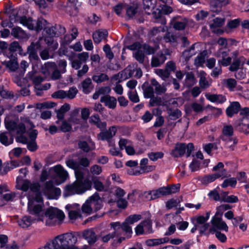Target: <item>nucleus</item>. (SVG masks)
I'll return each instance as SVG.
<instances>
[{
	"label": "nucleus",
	"instance_id": "f257e3e1",
	"mask_svg": "<svg viewBox=\"0 0 249 249\" xmlns=\"http://www.w3.org/2000/svg\"><path fill=\"white\" fill-rule=\"evenodd\" d=\"M10 20L11 23L19 22L30 30H35L36 31L44 29L47 23V21L43 18L39 19L37 21L33 20L31 18H27L25 16L18 17L15 14L10 15Z\"/></svg>",
	"mask_w": 249,
	"mask_h": 249
},
{
	"label": "nucleus",
	"instance_id": "f03ea898",
	"mask_svg": "<svg viewBox=\"0 0 249 249\" xmlns=\"http://www.w3.org/2000/svg\"><path fill=\"white\" fill-rule=\"evenodd\" d=\"M77 242V237L71 232H67L56 236L52 241L53 249H69Z\"/></svg>",
	"mask_w": 249,
	"mask_h": 249
},
{
	"label": "nucleus",
	"instance_id": "7ed1b4c3",
	"mask_svg": "<svg viewBox=\"0 0 249 249\" xmlns=\"http://www.w3.org/2000/svg\"><path fill=\"white\" fill-rule=\"evenodd\" d=\"M64 217L62 211L56 208H50L44 212L43 219L41 221L44 222L47 226H52L59 224Z\"/></svg>",
	"mask_w": 249,
	"mask_h": 249
},
{
	"label": "nucleus",
	"instance_id": "20e7f679",
	"mask_svg": "<svg viewBox=\"0 0 249 249\" xmlns=\"http://www.w3.org/2000/svg\"><path fill=\"white\" fill-rule=\"evenodd\" d=\"M28 198V211L32 216V218L36 222L41 221L43 219V214L44 212L43 211L44 206L43 204H35L33 198H31L30 196Z\"/></svg>",
	"mask_w": 249,
	"mask_h": 249
},
{
	"label": "nucleus",
	"instance_id": "39448f33",
	"mask_svg": "<svg viewBox=\"0 0 249 249\" xmlns=\"http://www.w3.org/2000/svg\"><path fill=\"white\" fill-rule=\"evenodd\" d=\"M194 145L192 143H189L187 145L182 143H178L171 153V155L174 157H179L182 156L185 153L186 157H189L192 152L194 150Z\"/></svg>",
	"mask_w": 249,
	"mask_h": 249
},
{
	"label": "nucleus",
	"instance_id": "423d86ee",
	"mask_svg": "<svg viewBox=\"0 0 249 249\" xmlns=\"http://www.w3.org/2000/svg\"><path fill=\"white\" fill-rule=\"evenodd\" d=\"M233 134V128L232 125L225 124L222 129V135L221 136V139L226 142L228 147L232 148V147L236 144L235 139H233L232 136Z\"/></svg>",
	"mask_w": 249,
	"mask_h": 249
},
{
	"label": "nucleus",
	"instance_id": "0eeeda50",
	"mask_svg": "<svg viewBox=\"0 0 249 249\" xmlns=\"http://www.w3.org/2000/svg\"><path fill=\"white\" fill-rule=\"evenodd\" d=\"M42 191L50 199L55 198L61 194L60 188L55 187L52 180L47 181L45 183Z\"/></svg>",
	"mask_w": 249,
	"mask_h": 249
},
{
	"label": "nucleus",
	"instance_id": "6e6552de",
	"mask_svg": "<svg viewBox=\"0 0 249 249\" xmlns=\"http://www.w3.org/2000/svg\"><path fill=\"white\" fill-rule=\"evenodd\" d=\"M118 127L112 126L110 127L107 130L101 132L98 134V139L101 141H107L109 142V146H114L115 143L111 139L115 135Z\"/></svg>",
	"mask_w": 249,
	"mask_h": 249
},
{
	"label": "nucleus",
	"instance_id": "1a4fd4ad",
	"mask_svg": "<svg viewBox=\"0 0 249 249\" xmlns=\"http://www.w3.org/2000/svg\"><path fill=\"white\" fill-rule=\"evenodd\" d=\"M5 127L11 132H15L20 135H22L26 131L25 126L23 123L17 124L14 121L11 120L5 122Z\"/></svg>",
	"mask_w": 249,
	"mask_h": 249
},
{
	"label": "nucleus",
	"instance_id": "9d476101",
	"mask_svg": "<svg viewBox=\"0 0 249 249\" xmlns=\"http://www.w3.org/2000/svg\"><path fill=\"white\" fill-rule=\"evenodd\" d=\"M211 223L213 227L210 229V232L217 231L216 230H222L226 232L228 231L229 228L225 222L223 221L221 216L218 217L215 215L212 220Z\"/></svg>",
	"mask_w": 249,
	"mask_h": 249
},
{
	"label": "nucleus",
	"instance_id": "9b49d317",
	"mask_svg": "<svg viewBox=\"0 0 249 249\" xmlns=\"http://www.w3.org/2000/svg\"><path fill=\"white\" fill-rule=\"evenodd\" d=\"M170 55V52L167 49L163 50L158 53L152 58V66L156 67L163 64L167 59L166 55Z\"/></svg>",
	"mask_w": 249,
	"mask_h": 249
},
{
	"label": "nucleus",
	"instance_id": "f8f14e48",
	"mask_svg": "<svg viewBox=\"0 0 249 249\" xmlns=\"http://www.w3.org/2000/svg\"><path fill=\"white\" fill-rule=\"evenodd\" d=\"M162 196L160 188L156 190L144 191L141 193L139 197L144 201H150Z\"/></svg>",
	"mask_w": 249,
	"mask_h": 249
},
{
	"label": "nucleus",
	"instance_id": "ddd939ff",
	"mask_svg": "<svg viewBox=\"0 0 249 249\" xmlns=\"http://www.w3.org/2000/svg\"><path fill=\"white\" fill-rule=\"evenodd\" d=\"M215 56L221 59L218 60V63L222 66L226 67L230 65L231 62V57L229 56V51L219 49L215 53Z\"/></svg>",
	"mask_w": 249,
	"mask_h": 249
},
{
	"label": "nucleus",
	"instance_id": "4468645a",
	"mask_svg": "<svg viewBox=\"0 0 249 249\" xmlns=\"http://www.w3.org/2000/svg\"><path fill=\"white\" fill-rule=\"evenodd\" d=\"M222 85L228 89L230 91H242L243 87L240 85H237L235 79L231 78L223 79L221 81Z\"/></svg>",
	"mask_w": 249,
	"mask_h": 249
},
{
	"label": "nucleus",
	"instance_id": "2eb2a0df",
	"mask_svg": "<svg viewBox=\"0 0 249 249\" xmlns=\"http://www.w3.org/2000/svg\"><path fill=\"white\" fill-rule=\"evenodd\" d=\"M227 177V173L226 170H222L220 172H216L214 174L208 175L203 177L201 179V183L203 184H208L214 181L216 179L222 178Z\"/></svg>",
	"mask_w": 249,
	"mask_h": 249
},
{
	"label": "nucleus",
	"instance_id": "dca6fc26",
	"mask_svg": "<svg viewBox=\"0 0 249 249\" xmlns=\"http://www.w3.org/2000/svg\"><path fill=\"white\" fill-rule=\"evenodd\" d=\"M55 173L56 176L59 178V182L56 183L58 185L65 182L69 178L68 172L60 164H58L52 168Z\"/></svg>",
	"mask_w": 249,
	"mask_h": 249
},
{
	"label": "nucleus",
	"instance_id": "f3484780",
	"mask_svg": "<svg viewBox=\"0 0 249 249\" xmlns=\"http://www.w3.org/2000/svg\"><path fill=\"white\" fill-rule=\"evenodd\" d=\"M76 188L78 190V194H82L89 190L91 188V182L88 179L84 180L77 179L75 181Z\"/></svg>",
	"mask_w": 249,
	"mask_h": 249
},
{
	"label": "nucleus",
	"instance_id": "a211bd4d",
	"mask_svg": "<svg viewBox=\"0 0 249 249\" xmlns=\"http://www.w3.org/2000/svg\"><path fill=\"white\" fill-rule=\"evenodd\" d=\"M188 23V20L186 18L180 17H174L171 21L173 27L176 30H184Z\"/></svg>",
	"mask_w": 249,
	"mask_h": 249
},
{
	"label": "nucleus",
	"instance_id": "6ab92c4d",
	"mask_svg": "<svg viewBox=\"0 0 249 249\" xmlns=\"http://www.w3.org/2000/svg\"><path fill=\"white\" fill-rule=\"evenodd\" d=\"M21 49L19 43L16 41H14L10 44L7 51L4 53V55L9 58L15 57L17 55L15 52L18 51H20Z\"/></svg>",
	"mask_w": 249,
	"mask_h": 249
},
{
	"label": "nucleus",
	"instance_id": "aec40b11",
	"mask_svg": "<svg viewBox=\"0 0 249 249\" xmlns=\"http://www.w3.org/2000/svg\"><path fill=\"white\" fill-rule=\"evenodd\" d=\"M246 62V58L243 56H240L238 58L233 59L232 63L230 64L229 70L231 71H237L240 68H242Z\"/></svg>",
	"mask_w": 249,
	"mask_h": 249
},
{
	"label": "nucleus",
	"instance_id": "412c9836",
	"mask_svg": "<svg viewBox=\"0 0 249 249\" xmlns=\"http://www.w3.org/2000/svg\"><path fill=\"white\" fill-rule=\"evenodd\" d=\"M81 5V2L77 0H68L66 7V11L71 16H75L78 13V7Z\"/></svg>",
	"mask_w": 249,
	"mask_h": 249
},
{
	"label": "nucleus",
	"instance_id": "4be33fe9",
	"mask_svg": "<svg viewBox=\"0 0 249 249\" xmlns=\"http://www.w3.org/2000/svg\"><path fill=\"white\" fill-rule=\"evenodd\" d=\"M110 226L114 230L112 233H108L104 235L102 237V240L104 243L108 242L110 239L114 238L115 236H117V233L119 231L120 225L118 223H110Z\"/></svg>",
	"mask_w": 249,
	"mask_h": 249
},
{
	"label": "nucleus",
	"instance_id": "5701e85b",
	"mask_svg": "<svg viewBox=\"0 0 249 249\" xmlns=\"http://www.w3.org/2000/svg\"><path fill=\"white\" fill-rule=\"evenodd\" d=\"M241 109V105L238 102L235 101L230 103L229 106L226 110L227 115L229 117H232L234 114L238 113Z\"/></svg>",
	"mask_w": 249,
	"mask_h": 249
},
{
	"label": "nucleus",
	"instance_id": "b1692460",
	"mask_svg": "<svg viewBox=\"0 0 249 249\" xmlns=\"http://www.w3.org/2000/svg\"><path fill=\"white\" fill-rule=\"evenodd\" d=\"M224 23V20L223 19L216 18L213 19V22L210 24V27L213 32L218 34H222L223 32L219 28L222 26Z\"/></svg>",
	"mask_w": 249,
	"mask_h": 249
},
{
	"label": "nucleus",
	"instance_id": "393cba45",
	"mask_svg": "<svg viewBox=\"0 0 249 249\" xmlns=\"http://www.w3.org/2000/svg\"><path fill=\"white\" fill-rule=\"evenodd\" d=\"M115 223H118L120 225L119 231L117 233V236L122 235V231L125 232V235L126 237L129 238L131 237V234L132 233V230L129 224L127 223L125 221L122 224L119 222H115Z\"/></svg>",
	"mask_w": 249,
	"mask_h": 249
},
{
	"label": "nucleus",
	"instance_id": "a878e982",
	"mask_svg": "<svg viewBox=\"0 0 249 249\" xmlns=\"http://www.w3.org/2000/svg\"><path fill=\"white\" fill-rule=\"evenodd\" d=\"M82 235L89 244H93L97 241L96 234L92 229L85 230Z\"/></svg>",
	"mask_w": 249,
	"mask_h": 249
},
{
	"label": "nucleus",
	"instance_id": "bb28decb",
	"mask_svg": "<svg viewBox=\"0 0 249 249\" xmlns=\"http://www.w3.org/2000/svg\"><path fill=\"white\" fill-rule=\"evenodd\" d=\"M100 102L104 103L105 105L109 108L114 109L116 107L117 105L116 99L108 95H106L101 97Z\"/></svg>",
	"mask_w": 249,
	"mask_h": 249
},
{
	"label": "nucleus",
	"instance_id": "cd10ccee",
	"mask_svg": "<svg viewBox=\"0 0 249 249\" xmlns=\"http://www.w3.org/2000/svg\"><path fill=\"white\" fill-rule=\"evenodd\" d=\"M180 184H174L172 186L160 187L162 196L169 195L178 192L179 190Z\"/></svg>",
	"mask_w": 249,
	"mask_h": 249
},
{
	"label": "nucleus",
	"instance_id": "c85d7f7f",
	"mask_svg": "<svg viewBox=\"0 0 249 249\" xmlns=\"http://www.w3.org/2000/svg\"><path fill=\"white\" fill-rule=\"evenodd\" d=\"M78 147L84 152H88L94 150L95 148V144L91 140L88 141H80L78 143Z\"/></svg>",
	"mask_w": 249,
	"mask_h": 249
},
{
	"label": "nucleus",
	"instance_id": "c756f323",
	"mask_svg": "<svg viewBox=\"0 0 249 249\" xmlns=\"http://www.w3.org/2000/svg\"><path fill=\"white\" fill-rule=\"evenodd\" d=\"M108 32L106 30L96 31L92 34V38L95 43H100L107 36Z\"/></svg>",
	"mask_w": 249,
	"mask_h": 249
},
{
	"label": "nucleus",
	"instance_id": "7c9ffc66",
	"mask_svg": "<svg viewBox=\"0 0 249 249\" xmlns=\"http://www.w3.org/2000/svg\"><path fill=\"white\" fill-rule=\"evenodd\" d=\"M205 97L210 101L219 104H222L226 101L225 96L221 94L207 93L205 94Z\"/></svg>",
	"mask_w": 249,
	"mask_h": 249
},
{
	"label": "nucleus",
	"instance_id": "2f4dec72",
	"mask_svg": "<svg viewBox=\"0 0 249 249\" xmlns=\"http://www.w3.org/2000/svg\"><path fill=\"white\" fill-rule=\"evenodd\" d=\"M13 137L11 133V132H5L0 134V142L5 145H9L13 142Z\"/></svg>",
	"mask_w": 249,
	"mask_h": 249
},
{
	"label": "nucleus",
	"instance_id": "473e14b6",
	"mask_svg": "<svg viewBox=\"0 0 249 249\" xmlns=\"http://www.w3.org/2000/svg\"><path fill=\"white\" fill-rule=\"evenodd\" d=\"M36 221L32 218V216H24L18 220V225L22 228H26L29 227Z\"/></svg>",
	"mask_w": 249,
	"mask_h": 249
},
{
	"label": "nucleus",
	"instance_id": "72a5a7b5",
	"mask_svg": "<svg viewBox=\"0 0 249 249\" xmlns=\"http://www.w3.org/2000/svg\"><path fill=\"white\" fill-rule=\"evenodd\" d=\"M206 73L203 71L199 72V85L201 89H206L211 86V83L206 79Z\"/></svg>",
	"mask_w": 249,
	"mask_h": 249
},
{
	"label": "nucleus",
	"instance_id": "f704fd0d",
	"mask_svg": "<svg viewBox=\"0 0 249 249\" xmlns=\"http://www.w3.org/2000/svg\"><path fill=\"white\" fill-rule=\"evenodd\" d=\"M27 76L34 83L36 89H38L40 87L39 84L44 80V78L42 77L36 75L34 71L29 72L28 73Z\"/></svg>",
	"mask_w": 249,
	"mask_h": 249
},
{
	"label": "nucleus",
	"instance_id": "c9c22d12",
	"mask_svg": "<svg viewBox=\"0 0 249 249\" xmlns=\"http://www.w3.org/2000/svg\"><path fill=\"white\" fill-rule=\"evenodd\" d=\"M81 87L84 93L88 94L90 93L93 89L91 79L90 78H86L81 83Z\"/></svg>",
	"mask_w": 249,
	"mask_h": 249
},
{
	"label": "nucleus",
	"instance_id": "e433bc0d",
	"mask_svg": "<svg viewBox=\"0 0 249 249\" xmlns=\"http://www.w3.org/2000/svg\"><path fill=\"white\" fill-rule=\"evenodd\" d=\"M11 35L17 39H23L27 38L25 32L19 27H14L12 29Z\"/></svg>",
	"mask_w": 249,
	"mask_h": 249
},
{
	"label": "nucleus",
	"instance_id": "4c0bfd02",
	"mask_svg": "<svg viewBox=\"0 0 249 249\" xmlns=\"http://www.w3.org/2000/svg\"><path fill=\"white\" fill-rule=\"evenodd\" d=\"M75 194H78V190L74 181L72 183L68 184L65 187L64 196L65 197H67Z\"/></svg>",
	"mask_w": 249,
	"mask_h": 249
},
{
	"label": "nucleus",
	"instance_id": "58836bf2",
	"mask_svg": "<svg viewBox=\"0 0 249 249\" xmlns=\"http://www.w3.org/2000/svg\"><path fill=\"white\" fill-rule=\"evenodd\" d=\"M234 127L239 131L249 133V124H247L241 119L237 120L234 123Z\"/></svg>",
	"mask_w": 249,
	"mask_h": 249
},
{
	"label": "nucleus",
	"instance_id": "ea45409f",
	"mask_svg": "<svg viewBox=\"0 0 249 249\" xmlns=\"http://www.w3.org/2000/svg\"><path fill=\"white\" fill-rule=\"evenodd\" d=\"M198 45L195 43L192 45L190 48L185 50L182 53V56L185 60H188L192 56L195 55L196 53V48Z\"/></svg>",
	"mask_w": 249,
	"mask_h": 249
},
{
	"label": "nucleus",
	"instance_id": "a19ab883",
	"mask_svg": "<svg viewBox=\"0 0 249 249\" xmlns=\"http://www.w3.org/2000/svg\"><path fill=\"white\" fill-rule=\"evenodd\" d=\"M197 80L195 78L194 73L192 72H187L185 74L184 84L187 87H190L196 84Z\"/></svg>",
	"mask_w": 249,
	"mask_h": 249
},
{
	"label": "nucleus",
	"instance_id": "79ce46f5",
	"mask_svg": "<svg viewBox=\"0 0 249 249\" xmlns=\"http://www.w3.org/2000/svg\"><path fill=\"white\" fill-rule=\"evenodd\" d=\"M40 185L38 183H30V189L34 193H36L35 200L37 202H41L42 201V198L38 191L39 190Z\"/></svg>",
	"mask_w": 249,
	"mask_h": 249
},
{
	"label": "nucleus",
	"instance_id": "37998d69",
	"mask_svg": "<svg viewBox=\"0 0 249 249\" xmlns=\"http://www.w3.org/2000/svg\"><path fill=\"white\" fill-rule=\"evenodd\" d=\"M9 61H4L3 64L10 70L13 71H16L18 68V63L17 57L10 58Z\"/></svg>",
	"mask_w": 249,
	"mask_h": 249
},
{
	"label": "nucleus",
	"instance_id": "c03bdc74",
	"mask_svg": "<svg viewBox=\"0 0 249 249\" xmlns=\"http://www.w3.org/2000/svg\"><path fill=\"white\" fill-rule=\"evenodd\" d=\"M231 1V0H216L212 9L213 12L219 11L222 7L230 4Z\"/></svg>",
	"mask_w": 249,
	"mask_h": 249
},
{
	"label": "nucleus",
	"instance_id": "a18cd8bd",
	"mask_svg": "<svg viewBox=\"0 0 249 249\" xmlns=\"http://www.w3.org/2000/svg\"><path fill=\"white\" fill-rule=\"evenodd\" d=\"M38 44V42H37L36 44L32 43L28 48V52L29 54V57L31 59L37 60L39 59V57L36 52L34 50V49H37L40 47V45Z\"/></svg>",
	"mask_w": 249,
	"mask_h": 249
},
{
	"label": "nucleus",
	"instance_id": "49530a36",
	"mask_svg": "<svg viewBox=\"0 0 249 249\" xmlns=\"http://www.w3.org/2000/svg\"><path fill=\"white\" fill-rule=\"evenodd\" d=\"M66 208L68 211L69 217L71 220H75L81 216L79 209L74 210L71 205H67Z\"/></svg>",
	"mask_w": 249,
	"mask_h": 249
},
{
	"label": "nucleus",
	"instance_id": "de8ad7c7",
	"mask_svg": "<svg viewBox=\"0 0 249 249\" xmlns=\"http://www.w3.org/2000/svg\"><path fill=\"white\" fill-rule=\"evenodd\" d=\"M90 200H91V205H92V207H95L96 211L99 210L101 208V200L98 193H95L91 196L90 197Z\"/></svg>",
	"mask_w": 249,
	"mask_h": 249
},
{
	"label": "nucleus",
	"instance_id": "09e8293b",
	"mask_svg": "<svg viewBox=\"0 0 249 249\" xmlns=\"http://www.w3.org/2000/svg\"><path fill=\"white\" fill-rule=\"evenodd\" d=\"M53 36H47L45 37L44 40L50 49L53 51L57 49L58 44L56 41H55L52 37Z\"/></svg>",
	"mask_w": 249,
	"mask_h": 249
},
{
	"label": "nucleus",
	"instance_id": "8fccbe9b",
	"mask_svg": "<svg viewBox=\"0 0 249 249\" xmlns=\"http://www.w3.org/2000/svg\"><path fill=\"white\" fill-rule=\"evenodd\" d=\"M53 29H54V32H52L51 34L52 36H59L63 34H64L66 32V29L64 27L60 25H56L53 26ZM53 30V29H47V31L50 33V31Z\"/></svg>",
	"mask_w": 249,
	"mask_h": 249
},
{
	"label": "nucleus",
	"instance_id": "3c124183",
	"mask_svg": "<svg viewBox=\"0 0 249 249\" xmlns=\"http://www.w3.org/2000/svg\"><path fill=\"white\" fill-rule=\"evenodd\" d=\"M4 185H3V186ZM5 185L7 187L8 190L7 191V192H9V190L8 186L6 185ZM2 186H3V185H2ZM1 187H2V186ZM4 192H6V191H3L2 193L0 194V196H1V199L3 200L4 204H5V201H13L15 197H16V193H15L14 192H11L7 193L3 195L2 196L1 195Z\"/></svg>",
	"mask_w": 249,
	"mask_h": 249
},
{
	"label": "nucleus",
	"instance_id": "603ef678",
	"mask_svg": "<svg viewBox=\"0 0 249 249\" xmlns=\"http://www.w3.org/2000/svg\"><path fill=\"white\" fill-rule=\"evenodd\" d=\"M151 83L152 85L155 87V91L157 94H160L166 91L165 87L160 85L156 79H152Z\"/></svg>",
	"mask_w": 249,
	"mask_h": 249
},
{
	"label": "nucleus",
	"instance_id": "864d4df0",
	"mask_svg": "<svg viewBox=\"0 0 249 249\" xmlns=\"http://www.w3.org/2000/svg\"><path fill=\"white\" fill-rule=\"evenodd\" d=\"M168 242L167 238L152 239L147 240L146 244L148 246H154L160 245Z\"/></svg>",
	"mask_w": 249,
	"mask_h": 249
},
{
	"label": "nucleus",
	"instance_id": "5fc2aeb1",
	"mask_svg": "<svg viewBox=\"0 0 249 249\" xmlns=\"http://www.w3.org/2000/svg\"><path fill=\"white\" fill-rule=\"evenodd\" d=\"M240 115L241 116L242 121L247 124H249V108L244 107L240 112Z\"/></svg>",
	"mask_w": 249,
	"mask_h": 249
},
{
	"label": "nucleus",
	"instance_id": "6e6d98bb",
	"mask_svg": "<svg viewBox=\"0 0 249 249\" xmlns=\"http://www.w3.org/2000/svg\"><path fill=\"white\" fill-rule=\"evenodd\" d=\"M92 79L95 82L101 83L107 81L109 79V77L106 74L102 73L93 75Z\"/></svg>",
	"mask_w": 249,
	"mask_h": 249
},
{
	"label": "nucleus",
	"instance_id": "4d7b16f0",
	"mask_svg": "<svg viewBox=\"0 0 249 249\" xmlns=\"http://www.w3.org/2000/svg\"><path fill=\"white\" fill-rule=\"evenodd\" d=\"M153 0H143V8L148 14H150L149 11L154 9L155 7V5L152 2Z\"/></svg>",
	"mask_w": 249,
	"mask_h": 249
},
{
	"label": "nucleus",
	"instance_id": "13d9d810",
	"mask_svg": "<svg viewBox=\"0 0 249 249\" xmlns=\"http://www.w3.org/2000/svg\"><path fill=\"white\" fill-rule=\"evenodd\" d=\"M168 114L172 120H175L179 118L181 116V111L178 109H168Z\"/></svg>",
	"mask_w": 249,
	"mask_h": 249
},
{
	"label": "nucleus",
	"instance_id": "bf43d9fd",
	"mask_svg": "<svg viewBox=\"0 0 249 249\" xmlns=\"http://www.w3.org/2000/svg\"><path fill=\"white\" fill-rule=\"evenodd\" d=\"M92 207L91 200L90 197L87 200L86 203L84 204L82 207V210L83 213L87 214H90L92 212Z\"/></svg>",
	"mask_w": 249,
	"mask_h": 249
},
{
	"label": "nucleus",
	"instance_id": "052dcab7",
	"mask_svg": "<svg viewBox=\"0 0 249 249\" xmlns=\"http://www.w3.org/2000/svg\"><path fill=\"white\" fill-rule=\"evenodd\" d=\"M236 183V179L234 178H231L225 179L221 184V186L223 188H226L228 186L235 187Z\"/></svg>",
	"mask_w": 249,
	"mask_h": 249
},
{
	"label": "nucleus",
	"instance_id": "680f3d73",
	"mask_svg": "<svg viewBox=\"0 0 249 249\" xmlns=\"http://www.w3.org/2000/svg\"><path fill=\"white\" fill-rule=\"evenodd\" d=\"M78 34V32L77 29L76 28H72L71 29V37L70 38L69 36L66 35L64 37V40L66 42H71L76 38Z\"/></svg>",
	"mask_w": 249,
	"mask_h": 249
},
{
	"label": "nucleus",
	"instance_id": "e2e57ef3",
	"mask_svg": "<svg viewBox=\"0 0 249 249\" xmlns=\"http://www.w3.org/2000/svg\"><path fill=\"white\" fill-rule=\"evenodd\" d=\"M145 233L152 232V222L149 219H146L142 222Z\"/></svg>",
	"mask_w": 249,
	"mask_h": 249
},
{
	"label": "nucleus",
	"instance_id": "0e129e2a",
	"mask_svg": "<svg viewBox=\"0 0 249 249\" xmlns=\"http://www.w3.org/2000/svg\"><path fill=\"white\" fill-rule=\"evenodd\" d=\"M179 203L178 199H170L166 202V207L167 209H171L177 207Z\"/></svg>",
	"mask_w": 249,
	"mask_h": 249
},
{
	"label": "nucleus",
	"instance_id": "69168bd1",
	"mask_svg": "<svg viewBox=\"0 0 249 249\" xmlns=\"http://www.w3.org/2000/svg\"><path fill=\"white\" fill-rule=\"evenodd\" d=\"M155 72L163 80H165L166 78H168L170 74V72L168 71L166 69L165 70L156 69L155 70Z\"/></svg>",
	"mask_w": 249,
	"mask_h": 249
},
{
	"label": "nucleus",
	"instance_id": "338daca9",
	"mask_svg": "<svg viewBox=\"0 0 249 249\" xmlns=\"http://www.w3.org/2000/svg\"><path fill=\"white\" fill-rule=\"evenodd\" d=\"M66 92V98L69 99H73L78 93V90L75 87H71L70 88L68 91H65Z\"/></svg>",
	"mask_w": 249,
	"mask_h": 249
},
{
	"label": "nucleus",
	"instance_id": "774afa93",
	"mask_svg": "<svg viewBox=\"0 0 249 249\" xmlns=\"http://www.w3.org/2000/svg\"><path fill=\"white\" fill-rule=\"evenodd\" d=\"M135 59L141 64H142L144 59V54L142 51L137 50L133 53Z\"/></svg>",
	"mask_w": 249,
	"mask_h": 249
}]
</instances>
